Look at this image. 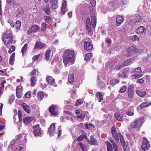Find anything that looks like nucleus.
<instances>
[{"label":"nucleus","instance_id":"obj_15","mask_svg":"<svg viewBox=\"0 0 151 151\" xmlns=\"http://www.w3.org/2000/svg\"><path fill=\"white\" fill-rule=\"evenodd\" d=\"M52 4L51 9H56L58 7V0H50Z\"/></svg>","mask_w":151,"mask_h":151},{"label":"nucleus","instance_id":"obj_55","mask_svg":"<svg viewBox=\"0 0 151 151\" xmlns=\"http://www.w3.org/2000/svg\"><path fill=\"white\" fill-rule=\"evenodd\" d=\"M47 25L46 23H43L42 24V27H41V30L42 31H45Z\"/></svg>","mask_w":151,"mask_h":151},{"label":"nucleus","instance_id":"obj_9","mask_svg":"<svg viewBox=\"0 0 151 151\" xmlns=\"http://www.w3.org/2000/svg\"><path fill=\"white\" fill-rule=\"evenodd\" d=\"M22 87L20 86H19L17 87L16 89V95L17 97L18 98L22 97L23 95Z\"/></svg>","mask_w":151,"mask_h":151},{"label":"nucleus","instance_id":"obj_24","mask_svg":"<svg viewBox=\"0 0 151 151\" xmlns=\"http://www.w3.org/2000/svg\"><path fill=\"white\" fill-rule=\"evenodd\" d=\"M151 105V102H144L141 104L140 106V109H142L143 108H146Z\"/></svg>","mask_w":151,"mask_h":151},{"label":"nucleus","instance_id":"obj_23","mask_svg":"<svg viewBox=\"0 0 151 151\" xmlns=\"http://www.w3.org/2000/svg\"><path fill=\"white\" fill-rule=\"evenodd\" d=\"M32 120V117H25L23 119V122L25 124H26L30 123Z\"/></svg>","mask_w":151,"mask_h":151},{"label":"nucleus","instance_id":"obj_21","mask_svg":"<svg viewBox=\"0 0 151 151\" xmlns=\"http://www.w3.org/2000/svg\"><path fill=\"white\" fill-rule=\"evenodd\" d=\"M24 13V10L21 8H19L16 14V17L19 18Z\"/></svg>","mask_w":151,"mask_h":151},{"label":"nucleus","instance_id":"obj_4","mask_svg":"<svg viewBox=\"0 0 151 151\" xmlns=\"http://www.w3.org/2000/svg\"><path fill=\"white\" fill-rule=\"evenodd\" d=\"M142 124V122L139 119H136L134 122L131 123V127L132 128H137L141 126Z\"/></svg>","mask_w":151,"mask_h":151},{"label":"nucleus","instance_id":"obj_25","mask_svg":"<svg viewBox=\"0 0 151 151\" xmlns=\"http://www.w3.org/2000/svg\"><path fill=\"white\" fill-rule=\"evenodd\" d=\"M141 73H134L131 76L132 78L134 79H138L141 77L142 76V74H141Z\"/></svg>","mask_w":151,"mask_h":151},{"label":"nucleus","instance_id":"obj_64","mask_svg":"<svg viewBox=\"0 0 151 151\" xmlns=\"http://www.w3.org/2000/svg\"><path fill=\"white\" fill-rule=\"evenodd\" d=\"M90 3L93 7L95 6L96 5V2L95 0H90Z\"/></svg>","mask_w":151,"mask_h":151},{"label":"nucleus","instance_id":"obj_8","mask_svg":"<svg viewBox=\"0 0 151 151\" xmlns=\"http://www.w3.org/2000/svg\"><path fill=\"white\" fill-rule=\"evenodd\" d=\"M133 85H130L128 88V96L129 98H132L134 97V92L133 90Z\"/></svg>","mask_w":151,"mask_h":151},{"label":"nucleus","instance_id":"obj_33","mask_svg":"<svg viewBox=\"0 0 151 151\" xmlns=\"http://www.w3.org/2000/svg\"><path fill=\"white\" fill-rule=\"evenodd\" d=\"M28 44L27 43H25L24 46L22 47L21 50V52L22 53V55L23 56L24 53H26L27 50V47Z\"/></svg>","mask_w":151,"mask_h":151},{"label":"nucleus","instance_id":"obj_39","mask_svg":"<svg viewBox=\"0 0 151 151\" xmlns=\"http://www.w3.org/2000/svg\"><path fill=\"white\" fill-rule=\"evenodd\" d=\"M119 139L120 141L121 142V144L122 145H123L125 144V142L124 141V139L123 137V136H122L121 133H119Z\"/></svg>","mask_w":151,"mask_h":151},{"label":"nucleus","instance_id":"obj_16","mask_svg":"<svg viewBox=\"0 0 151 151\" xmlns=\"http://www.w3.org/2000/svg\"><path fill=\"white\" fill-rule=\"evenodd\" d=\"M67 3L65 0H63L61 12L63 14H65Z\"/></svg>","mask_w":151,"mask_h":151},{"label":"nucleus","instance_id":"obj_31","mask_svg":"<svg viewBox=\"0 0 151 151\" xmlns=\"http://www.w3.org/2000/svg\"><path fill=\"white\" fill-rule=\"evenodd\" d=\"M136 92L137 94L141 97H143L146 94L145 91H142L139 90H137Z\"/></svg>","mask_w":151,"mask_h":151},{"label":"nucleus","instance_id":"obj_40","mask_svg":"<svg viewBox=\"0 0 151 151\" xmlns=\"http://www.w3.org/2000/svg\"><path fill=\"white\" fill-rule=\"evenodd\" d=\"M90 12H91V19H96V13H94L93 12V10L92 9V11L91 9V8L90 7Z\"/></svg>","mask_w":151,"mask_h":151},{"label":"nucleus","instance_id":"obj_56","mask_svg":"<svg viewBox=\"0 0 151 151\" xmlns=\"http://www.w3.org/2000/svg\"><path fill=\"white\" fill-rule=\"evenodd\" d=\"M38 136L42 137L44 134L43 131L41 129V128L38 127Z\"/></svg>","mask_w":151,"mask_h":151},{"label":"nucleus","instance_id":"obj_28","mask_svg":"<svg viewBox=\"0 0 151 151\" xmlns=\"http://www.w3.org/2000/svg\"><path fill=\"white\" fill-rule=\"evenodd\" d=\"M134 62V60L132 58H130L127 60L123 63H124V65L126 66L129 65L132 63Z\"/></svg>","mask_w":151,"mask_h":151},{"label":"nucleus","instance_id":"obj_29","mask_svg":"<svg viewBox=\"0 0 151 151\" xmlns=\"http://www.w3.org/2000/svg\"><path fill=\"white\" fill-rule=\"evenodd\" d=\"M109 6L111 7L112 11H114L117 9L116 4L112 1L110 2L109 4Z\"/></svg>","mask_w":151,"mask_h":151},{"label":"nucleus","instance_id":"obj_11","mask_svg":"<svg viewBox=\"0 0 151 151\" xmlns=\"http://www.w3.org/2000/svg\"><path fill=\"white\" fill-rule=\"evenodd\" d=\"M111 131L113 135V136L116 141L118 142L119 141V134L116 131V129L115 127H113L111 128Z\"/></svg>","mask_w":151,"mask_h":151},{"label":"nucleus","instance_id":"obj_54","mask_svg":"<svg viewBox=\"0 0 151 151\" xmlns=\"http://www.w3.org/2000/svg\"><path fill=\"white\" fill-rule=\"evenodd\" d=\"M15 49V46H12L10 48H9V51H8V53H11L12 52L14 51Z\"/></svg>","mask_w":151,"mask_h":151},{"label":"nucleus","instance_id":"obj_58","mask_svg":"<svg viewBox=\"0 0 151 151\" xmlns=\"http://www.w3.org/2000/svg\"><path fill=\"white\" fill-rule=\"evenodd\" d=\"M14 100V96L13 95H12L10 96L9 99V102L10 103V104H11L13 102Z\"/></svg>","mask_w":151,"mask_h":151},{"label":"nucleus","instance_id":"obj_52","mask_svg":"<svg viewBox=\"0 0 151 151\" xmlns=\"http://www.w3.org/2000/svg\"><path fill=\"white\" fill-rule=\"evenodd\" d=\"M44 94L43 93L40 92H38V100L41 101L44 97Z\"/></svg>","mask_w":151,"mask_h":151},{"label":"nucleus","instance_id":"obj_42","mask_svg":"<svg viewBox=\"0 0 151 151\" xmlns=\"http://www.w3.org/2000/svg\"><path fill=\"white\" fill-rule=\"evenodd\" d=\"M119 82V81L117 79H112L110 81V84L112 86H113L116 83H118Z\"/></svg>","mask_w":151,"mask_h":151},{"label":"nucleus","instance_id":"obj_61","mask_svg":"<svg viewBox=\"0 0 151 151\" xmlns=\"http://www.w3.org/2000/svg\"><path fill=\"white\" fill-rule=\"evenodd\" d=\"M117 25L119 26L123 22L124 19H116Z\"/></svg>","mask_w":151,"mask_h":151},{"label":"nucleus","instance_id":"obj_37","mask_svg":"<svg viewBox=\"0 0 151 151\" xmlns=\"http://www.w3.org/2000/svg\"><path fill=\"white\" fill-rule=\"evenodd\" d=\"M92 54L91 53H88L85 55V57L84 58L85 60L88 61L91 58Z\"/></svg>","mask_w":151,"mask_h":151},{"label":"nucleus","instance_id":"obj_60","mask_svg":"<svg viewBox=\"0 0 151 151\" xmlns=\"http://www.w3.org/2000/svg\"><path fill=\"white\" fill-rule=\"evenodd\" d=\"M31 94V91H29L27 92L25 94L24 96L27 98L30 97Z\"/></svg>","mask_w":151,"mask_h":151},{"label":"nucleus","instance_id":"obj_26","mask_svg":"<svg viewBox=\"0 0 151 151\" xmlns=\"http://www.w3.org/2000/svg\"><path fill=\"white\" fill-rule=\"evenodd\" d=\"M145 30V29L144 26H140L137 29L136 32L138 34H140L143 33Z\"/></svg>","mask_w":151,"mask_h":151},{"label":"nucleus","instance_id":"obj_18","mask_svg":"<svg viewBox=\"0 0 151 151\" xmlns=\"http://www.w3.org/2000/svg\"><path fill=\"white\" fill-rule=\"evenodd\" d=\"M87 137V134L83 131L82 132V134L77 139V141L80 142L81 141L83 140L84 139L86 138Z\"/></svg>","mask_w":151,"mask_h":151},{"label":"nucleus","instance_id":"obj_13","mask_svg":"<svg viewBox=\"0 0 151 151\" xmlns=\"http://www.w3.org/2000/svg\"><path fill=\"white\" fill-rule=\"evenodd\" d=\"M138 50L134 47H130L127 49L126 52L131 54L132 53H134L138 52Z\"/></svg>","mask_w":151,"mask_h":151},{"label":"nucleus","instance_id":"obj_10","mask_svg":"<svg viewBox=\"0 0 151 151\" xmlns=\"http://www.w3.org/2000/svg\"><path fill=\"white\" fill-rule=\"evenodd\" d=\"M84 49L87 51H90L93 48V45L89 42L85 41L84 42Z\"/></svg>","mask_w":151,"mask_h":151},{"label":"nucleus","instance_id":"obj_46","mask_svg":"<svg viewBox=\"0 0 151 151\" xmlns=\"http://www.w3.org/2000/svg\"><path fill=\"white\" fill-rule=\"evenodd\" d=\"M126 72L125 71H123L120 72L118 74V76L119 77L125 78L126 76Z\"/></svg>","mask_w":151,"mask_h":151},{"label":"nucleus","instance_id":"obj_50","mask_svg":"<svg viewBox=\"0 0 151 151\" xmlns=\"http://www.w3.org/2000/svg\"><path fill=\"white\" fill-rule=\"evenodd\" d=\"M83 100L82 99H80L77 100L75 104V106H77L81 104L83 102Z\"/></svg>","mask_w":151,"mask_h":151},{"label":"nucleus","instance_id":"obj_62","mask_svg":"<svg viewBox=\"0 0 151 151\" xmlns=\"http://www.w3.org/2000/svg\"><path fill=\"white\" fill-rule=\"evenodd\" d=\"M144 78H142L140 79H138L137 80L136 82L138 83H142L144 82Z\"/></svg>","mask_w":151,"mask_h":151},{"label":"nucleus","instance_id":"obj_38","mask_svg":"<svg viewBox=\"0 0 151 151\" xmlns=\"http://www.w3.org/2000/svg\"><path fill=\"white\" fill-rule=\"evenodd\" d=\"M21 25V22L19 20H17L14 23V26L16 27L17 29H19L20 28Z\"/></svg>","mask_w":151,"mask_h":151},{"label":"nucleus","instance_id":"obj_41","mask_svg":"<svg viewBox=\"0 0 151 151\" xmlns=\"http://www.w3.org/2000/svg\"><path fill=\"white\" fill-rule=\"evenodd\" d=\"M37 79L35 76H32L31 79V85L33 86L34 85L35 83L37 82Z\"/></svg>","mask_w":151,"mask_h":151},{"label":"nucleus","instance_id":"obj_7","mask_svg":"<svg viewBox=\"0 0 151 151\" xmlns=\"http://www.w3.org/2000/svg\"><path fill=\"white\" fill-rule=\"evenodd\" d=\"M13 40L12 34L9 33L7 35L4 39V41L6 45H7L10 43H12Z\"/></svg>","mask_w":151,"mask_h":151},{"label":"nucleus","instance_id":"obj_59","mask_svg":"<svg viewBox=\"0 0 151 151\" xmlns=\"http://www.w3.org/2000/svg\"><path fill=\"white\" fill-rule=\"evenodd\" d=\"M78 145L79 146L81 149L83 151H85V148L82 142H79L78 143Z\"/></svg>","mask_w":151,"mask_h":151},{"label":"nucleus","instance_id":"obj_2","mask_svg":"<svg viewBox=\"0 0 151 151\" xmlns=\"http://www.w3.org/2000/svg\"><path fill=\"white\" fill-rule=\"evenodd\" d=\"M96 19H86V28L88 35L92 36L96 24Z\"/></svg>","mask_w":151,"mask_h":151},{"label":"nucleus","instance_id":"obj_35","mask_svg":"<svg viewBox=\"0 0 151 151\" xmlns=\"http://www.w3.org/2000/svg\"><path fill=\"white\" fill-rule=\"evenodd\" d=\"M107 150L108 151H113V147L111 144L109 142H106Z\"/></svg>","mask_w":151,"mask_h":151},{"label":"nucleus","instance_id":"obj_36","mask_svg":"<svg viewBox=\"0 0 151 151\" xmlns=\"http://www.w3.org/2000/svg\"><path fill=\"white\" fill-rule=\"evenodd\" d=\"M15 53H14L12 54L10 56V57L9 59V63L11 65H13L14 63V58L15 57Z\"/></svg>","mask_w":151,"mask_h":151},{"label":"nucleus","instance_id":"obj_1","mask_svg":"<svg viewBox=\"0 0 151 151\" xmlns=\"http://www.w3.org/2000/svg\"><path fill=\"white\" fill-rule=\"evenodd\" d=\"M75 53L72 50H66L64 53L63 56V62L66 66L69 62L73 63L74 62Z\"/></svg>","mask_w":151,"mask_h":151},{"label":"nucleus","instance_id":"obj_20","mask_svg":"<svg viewBox=\"0 0 151 151\" xmlns=\"http://www.w3.org/2000/svg\"><path fill=\"white\" fill-rule=\"evenodd\" d=\"M114 116L116 118L117 120L119 121H121L122 120L123 117V114L119 113H115Z\"/></svg>","mask_w":151,"mask_h":151},{"label":"nucleus","instance_id":"obj_63","mask_svg":"<svg viewBox=\"0 0 151 151\" xmlns=\"http://www.w3.org/2000/svg\"><path fill=\"white\" fill-rule=\"evenodd\" d=\"M132 39L134 41H138L139 40L138 37L136 35H135L132 36Z\"/></svg>","mask_w":151,"mask_h":151},{"label":"nucleus","instance_id":"obj_32","mask_svg":"<svg viewBox=\"0 0 151 151\" xmlns=\"http://www.w3.org/2000/svg\"><path fill=\"white\" fill-rule=\"evenodd\" d=\"M46 80L47 82L49 84H52L54 83V79L51 76H48L47 77Z\"/></svg>","mask_w":151,"mask_h":151},{"label":"nucleus","instance_id":"obj_57","mask_svg":"<svg viewBox=\"0 0 151 151\" xmlns=\"http://www.w3.org/2000/svg\"><path fill=\"white\" fill-rule=\"evenodd\" d=\"M127 88V87L126 86H123L121 88L119 92V93H123L126 90Z\"/></svg>","mask_w":151,"mask_h":151},{"label":"nucleus","instance_id":"obj_34","mask_svg":"<svg viewBox=\"0 0 151 151\" xmlns=\"http://www.w3.org/2000/svg\"><path fill=\"white\" fill-rule=\"evenodd\" d=\"M68 81L70 84L73 82L74 81V75L73 74L69 75L68 78Z\"/></svg>","mask_w":151,"mask_h":151},{"label":"nucleus","instance_id":"obj_45","mask_svg":"<svg viewBox=\"0 0 151 151\" xmlns=\"http://www.w3.org/2000/svg\"><path fill=\"white\" fill-rule=\"evenodd\" d=\"M37 126L38 124L36 126H34L33 127V129H35V130H34L33 131V134H34V136L36 137H37V136L38 135L37 129H36Z\"/></svg>","mask_w":151,"mask_h":151},{"label":"nucleus","instance_id":"obj_47","mask_svg":"<svg viewBox=\"0 0 151 151\" xmlns=\"http://www.w3.org/2000/svg\"><path fill=\"white\" fill-rule=\"evenodd\" d=\"M132 71L134 73H142V72L141 68L139 67L134 69L132 70Z\"/></svg>","mask_w":151,"mask_h":151},{"label":"nucleus","instance_id":"obj_19","mask_svg":"<svg viewBox=\"0 0 151 151\" xmlns=\"http://www.w3.org/2000/svg\"><path fill=\"white\" fill-rule=\"evenodd\" d=\"M22 107L24 110L28 113L30 112L31 109L30 106L25 103H23L22 104Z\"/></svg>","mask_w":151,"mask_h":151},{"label":"nucleus","instance_id":"obj_17","mask_svg":"<svg viewBox=\"0 0 151 151\" xmlns=\"http://www.w3.org/2000/svg\"><path fill=\"white\" fill-rule=\"evenodd\" d=\"M55 129V124L54 123H52L50 126L48 130L50 135V136H52L54 135V131Z\"/></svg>","mask_w":151,"mask_h":151},{"label":"nucleus","instance_id":"obj_22","mask_svg":"<svg viewBox=\"0 0 151 151\" xmlns=\"http://www.w3.org/2000/svg\"><path fill=\"white\" fill-rule=\"evenodd\" d=\"M43 10L45 12L46 14H49L50 12V10L49 4H47L45 6L42 8Z\"/></svg>","mask_w":151,"mask_h":151},{"label":"nucleus","instance_id":"obj_12","mask_svg":"<svg viewBox=\"0 0 151 151\" xmlns=\"http://www.w3.org/2000/svg\"><path fill=\"white\" fill-rule=\"evenodd\" d=\"M15 144L14 141H12L10 143L8 148V150L10 151L11 149L13 151H17V148L15 146Z\"/></svg>","mask_w":151,"mask_h":151},{"label":"nucleus","instance_id":"obj_27","mask_svg":"<svg viewBox=\"0 0 151 151\" xmlns=\"http://www.w3.org/2000/svg\"><path fill=\"white\" fill-rule=\"evenodd\" d=\"M96 95L99 102H101L103 100V96L101 92H98L96 94Z\"/></svg>","mask_w":151,"mask_h":151},{"label":"nucleus","instance_id":"obj_14","mask_svg":"<svg viewBox=\"0 0 151 151\" xmlns=\"http://www.w3.org/2000/svg\"><path fill=\"white\" fill-rule=\"evenodd\" d=\"M38 30V26L37 25H34L31 27V28L29 29L27 31L29 35L31 34L37 32Z\"/></svg>","mask_w":151,"mask_h":151},{"label":"nucleus","instance_id":"obj_53","mask_svg":"<svg viewBox=\"0 0 151 151\" xmlns=\"http://www.w3.org/2000/svg\"><path fill=\"white\" fill-rule=\"evenodd\" d=\"M123 145V147L125 151H129V146L128 145L126 144V143Z\"/></svg>","mask_w":151,"mask_h":151},{"label":"nucleus","instance_id":"obj_30","mask_svg":"<svg viewBox=\"0 0 151 151\" xmlns=\"http://www.w3.org/2000/svg\"><path fill=\"white\" fill-rule=\"evenodd\" d=\"M128 18H129V17ZM129 18L131 19L133 18V19H142V16L137 14H132Z\"/></svg>","mask_w":151,"mask_h":151},{"label":"nucleus","instance_id":"obj_44","mask_svg":"<svg viewBox=\"0 0 151 151\" xmlns=\"http://www.w3.org/2000/svg\"><path fill=\"white\" fill-rule=\"evenodd\" d=\"M46 45L43 43L41 42H38V49H41L44 48H45Z\"/></svg>","mask_w":151,"mask_h":151},{"label":"nucleus","instance_id":"obj_5","mask_svg":"<svg viewBox=\"0 0 151 151\" xmlns=\"http://www.w3.org/2000/svg\"><path fill=\"white\" fill-rule=\"evenodd\" d=\"M49 109L51 114L52 115L57 116L59 114L58 108L56 105H51L49 107Z\"/></svg>","mask_w":151,"mask_h":151},{"label":"nucleus","instance_id":"obj_43","mask_svg":"<svg viewBox=\"0 0 151 151\" xmlns=\"http://www.w3.org/2000/svg\"><path fill=\"white\" fill-rule=\"evenodd\" d=\"M126 113L127 115L129 116H133L134 114L133 108L132 107L131 108V110H127V111Z\"/></svg>","mask_w":151,"mask_h":151},{"label":"nucleus","instance_id":"obj_49","mask_svg":"<svg viewBox=\"0 0 151 151\" xmlns=\"http://www.w3.org/2000/svg\"><path fill=\"white\" fill-rule=\"evenodd\" d=\"M51 50H48L45 53V59L46 60L49 59L50 57V53Z\"/></svg>","mask_w":151,"mask_h":151},{"label":"nucleus","instance_id":"obj_6","mask_svg":"<svg viewBox=\"0 0 151 151\" xmlns=\"http://www.w3.org/2000/svg\"><path fill=\"white\" fill-rule=\"evenodd\" d=\"M86 140L88 143L90 145H98L97 140L93 137V136H90V140L88 138H86Z\"/></svg>","mask_w":151,"mask_h":151},{"label":"nucleus","instance_id":"obj_51","mask_svg":"<svg viewBox=\"0 0 151 151\" xmlns=\"http://www.w3.org/2000/svg\"><path fill=\"white\" fill-rule=\"evenodd\" d=\"M38 49V41L36 42L35 45V46L33 49L32 52L35 54V53L36 52V50Z\"/></svg>","mask_w":151,"mask_h":151},{"label":"nucleus","instance_id":"obj_3","mask_svg":"<svg viewBox=\"0 0 151 151\" xmlns=\"http://www.w3.org/2000/svg\"><path fill=\"white\" fill-rule=\"evenodd\" d=\"M143 143L141 147L143 150L146 151L148 150L150 147V145L147 139L145 137H143Z\"/></svg>","mask_w":151,"mask_h":151},{"label":"nucleus","instance_id":"obj_48","mask_svg":"<svg viewBox=\"0 0 151 151\" xmlns=\"http://www.w3.org/2000/svg\"><path fill=\"white\" fill-rule=\"evenodd\" d=\"M98 86L100 88H103L105 87L106 85L105 84L101 81H100V80L98 81Z\"/></svg>","mask_w":151,"mask_h":151}]
</instances>
